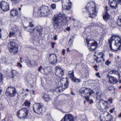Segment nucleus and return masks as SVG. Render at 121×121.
I'll return each instance as SVG.
<instances>
[{
  "mask_svg": "<svg viewBox=\"0 0 121 121\" xmlns=\"http://www.w3.org/2000/svg\"><path fill=\"white\" fill-rule=\"evenodd\" d=\"M27 65L30 67H32L33 65V62L32 61H31L30 60H28L27 62Z\"/></svg>",
  "mask_w": 121,
  "mask_h": 121,
  "instance_id": "32",
  "label": "nucleus"
},
{
  "mask_svg": "<svg viewBox=\"0 0 121 121\" xmlns=\"http://www.w3.org/2000/svg\"><path fill=\"white\" fill-rule=\"evenodd\" d=\"M104 19L105 20H108L109 18L110 17L108 13L107 12H106L105 13L103 17Z\"/></svg>",
  "mask_w": 121,
  "mask_h": 121,
  "instance_id": "29",
  "label": "nucleus"
},
{
  "mask_svg": "<svg viewBox=\"0 0 121 121\" xmlns=\"http://www.w3.org/2000/svg\"><path fill=\"white\" fill-rule=\"evenodd\" d=\"M69 77L70 79H72L75 76L74 74V71L73 70L69 71Z\"/></svg>",
  "mask_w": 121,
  "mask_h": 121,
  "instance_id": "25",
  "label": "nucleus"
},
{
  "mask_svg": "<svg viewBox=\"0 0 121 121\" xmlns=\"http://www.w3.org/2000/svg\"><path fill=\"white\" fill-rule=\"evenodd\" d=\"M71 80L73 82H75L76 84H78L79 82L81 81V79H78V78H76L75 77Z\"/></svg>",
  "mask_w": 121,
  "mask_h": 121,
  "instance_id": "24",
  "label": "nucleus"
},
{
  "mask_svg": "<svg viewBox=\"0 0 121 121\" xmlns=\"http://www.w3.org/2000/svg\"><path fill=\"white\" fill-rule=\"evenodd\" d=\"M100 102H101L103 104L105 102H106V103H107V102L105 101L104 100H103L102 99H101L100 100Z\"/></svg>",
  "mask_w": 121,
  "mask_h": 121,
  "instance_id": "44",
  "label": "nucleus"
},
{
  "mask_svg": "<svg viewBox=\"0 0 121 121\" xmlns=\"http://www.w3.org/2000/svg\"><path fill=\"white\" fill-rule=\"evenodd\" d=\"M119 117H121V112L120 113V114L118 115Z\"/></svg>",
  "mask_w": 121,
  "mask_h": 121,
  "instance_id": "62",
  "label": "nucleus"
},
{
  "mask_svg": "<svg viewBox=\"0 0 121 121\" xmlns=\"http://www.w3.org/2000/svg\"><path fill=\"white\" fill-rule=\"evenodd\" d=\"M96 75L99 78H100V77L99 76V73H96Z\"/></svg>",
  "mask_w": 121,
  "mask_h": 121,
  "instance_id": "55",
  "label": "nucleus"
},
{
  "mask_svg": "<svg viewBox=\"0 0 121 121\" xmlns=\"http://www.w3.org/2000/svg\"><path fill=\"white\" fill-rule=\"evenodd\" d=\"M27 21L28 22L29 26L26 27L25 28V30L30 32L31 33H34L32 35V36L30 39V41L32 42L35 45L36 40L39 36H40L42 34L43 28L40 26H38L33 29V25L32 23V20L28 18L27 19Z\"/></svg>",
  "mask_w": 121,
  "mask_h": 121,
  "instance_id": "1",
  "label": "nucleus"
},
{
  "mask_svg": "<svg viewBox=\"0 0 121 121\" xmlns=\"http://www.w3.org/2000/svg\"><path fill=\"white\" fill-rule=\"evenodd\" d=\"M95 24L94 23L92 22L90 23L86 27V29L91 28L92 27L95 26Z\"/></svg>",
  "mask_w": 121,
  "mask_h": 121,
  "instance_id": "31",
  "label": "nucleus"
},
{
  "mask_svg": "<svg viewBox=\"0 0 121 121\" xmlns=\"http://www.w3.org/2000/svg\"><path fill=\"white\" fill-rule=\"evenodd\" d=\"M117 24L118 26H121V18H118L117 20Z\"/></svg>",
  "mask_w": 121,
  "mask_h": 121,
  "instance_id": "37",
  "label": "nucleus"
},
{
  "mask_svg": "<svg viewBox=\"0 0 121 121\" xmlns=\"http://www.w3.org/2000/svg\"><path fill=\"white\" fill-rule=\"evenodd\" d=\"M17 115L20 119H25L28 118L30 114L28 110L26 108H24L18 110Z\"/></svg>",
  "mask_w": 121,
  "mask_h": 121,
  "instance_id": "6",
  "label": "nucleus"
},
{
  "mask_svg": "<svg viewBox=\"0 0 121 121\" xmlns=\"http://www.w3.org/2000/svg\"><path fill=\"white\" fill-rule=\"evenodd\" d=\"M43 99L46 101H49L50 100V98L49 97V95H44L43 97Z\"/></svg>",
  "mask_w": 121,
  "mask_h": 121,
  "instance_id": "30",
  "label": "nucleus"
},
{
  "mask_svg": "<svg viewBox=\"0 0 121 121\" xmlns=\"http://www.w3.org/2000/svg\"><path fill=\"white\" fill-rule=\"evenodd\" d=\"M9 52L12 54L17 53L18 52V46L17 43L11 41L8 44Z\"/></svg>",
  "mask_w": 121,
  "mask_h": 121,
  "instance_id": "9",
  "label": "nucleus"
},
{
  "mask_svg": "<svg viewBox=\"0 0 121 121\" xmlns=\"http://www.w3.org/2000/svg\"><path fill=\"white\" fill-rule=\"evenodd\" d=\"M0 6L4 11H7L9 9V4L5 1H2L0 2Z\"/></svg>",
  "mask_w": 121,
  "mask_h": 121,
  "instance_id": "17",
  "label": "nucleus"
},
{
  "mask_svg": "<svg viewBox=\"0 0 121 121\" xmlns=\"http://www.w3.org/2000/svg\"><path fill=\"white\" fill-rule=\"evenodd\" d=\"M70 51L69 50V48H67V51L68 52H70Z\"/></svg>",
  "mask_w": 121,
  "mask_h": 121,
  "instance_id": "56",
  "label": "nucleus"
},
{
  "mask_svg": "<svg viewBox=\"0 0 121 121\" xmlns=\"http://www.w3.org/2000/svg\"><path fill=\"white\" fill-rule=\"evenodd\" d=\"M42 104L40 103L35 104L33 106L34 111L38 114L41 113L42 110Z\"/></svg>",
  "mask_w": 121,
  "mask_h": 121,
  "instance_id": "14",
  "label": "nucleus"
},
{
  "mask_svg": "<svg viewBox=\"0 0 121 121\" xmlns=\"http://www.w3.org/2000/svg\"><path fill=\"white\" fill-rule=\"evenodd\" d=\"M65 49H63L62 51V54L64 55L65 54Z\"/></svg>",
  "mask_w": 121,
  "mask_h": 121,
  "instance_id": "51",
  "label": "nucleus"
},
{
  "mask_svg": "<svg viewBox=\"0 0 121 121\" xmlns=\"http://www.w3.org/2000/svg\"><path fill=\"white\" fill-rule=\"evenodd\" d=\"M95 54H96L97 57L95 60L97 62L100 63L105 60V59L104 58L105 55L104 52L96 53Z\"/></svg>",
  "mask_w": 121,
  "mask_h": 121,
  "instance_id": "13",
  "label": "nucleus"
},
{
  "mask_svg": "<svg viewBox=\"0 0 121 121\" xmlns=\"http://www.w3.org/2000/svg\"><path fill=\"white\" fill-rule=\"evenodd\" d=\"M37 9L38 10L36 11V8L34 9V12L33 14V16L35 17H41V14H39L40 13V12L39 10V9Z\"/></svg>",
  "mask_w": 121,
  "mask_h": 121,
  "instance_id": "23",
  "label": "nucleus"
},
{
  "mask_svg": "<svg viewBox=\"0 0 121 121\" xmlns=\"http://www.w3.org/2000/svg\"><path fill=\"white\" fill-rule=\"evenodd\" d=\"M3 80V76L1 73H0V82H1Z\"/></svg>",
  "mask_w": 121,
  "mask_h": 121,
  "instance_id": "43",
  "label": "nucleus"
},
{
  "mask_svg": "<svg viewBox=\"0 0 121 121\" xmlns=\"http://www.w3.org/2000/svg\"><path fill=\"white\" fill-rule=\"evenodd\" d=\"M74 117L71 114H66L60 121H74Z\"/></svg>",
  "mask_w": 121,
  "mask_h": 121,
  "instance_id": "18",
  "label": "nucleus"
},
{
  "mask_svg": "<svg viewBox=\"0 0 121 121\" xmlns=\"http://www.w3.org/2000/svg\"><path fill=\"white\" fill-rule=\"evenodd\" d=\"M11 73L12 75L9 76V77L10 78H13L15 76H17L18 74V73L17 71L14 70L12 69Z\"/></svg>",
  "mask_w": 121,
  "mask_h": 121,
  "instance_id": "28",
  "label": "nucleus"
},
{
  "mask_svg": "<svg viewBox=\"0 0 121 121\" xmlns=\"http://www.w3.org/2000/svg\"><path fill=\"white\" fill-rule=\"evenodd\" d=\"M4 104L1 103L0 104V110H3L4 108Z\"/></svg>",
  "mask_w": 121,
  "mask_h": 121,
  "instance_id": "36",
  "label": "nucleus"
},
{
  "mask_svg": "<svg viewBox=\"0 0 121 121\" xmlns=\"http://www.w3.org/2000/svg\"><path fill=\"white\" fill-rule=\"evenodd\" d=\"M108 7L107 6H106L105 7V10L106 11V12L108 10Z\"/></svg>",
  "mask_w": 121,
  "mask_h": 121,
  "instance_id": "58",
  "label": "nucleus"
},
{
  "mask_svg": "<svg viewBox=\"0 0 121 121\" xmlns=\"http://www.w3.org/2000/svg\"><path fill=\"white\" fill-rule=\"evenodd\" d=\"M21 32L18 29L17 26H14L12 28V31L9 33V36L10 38L15 36L16 38H19L21 36Z\"/></svg>",
  "mask_w": 121,
  "mask_h": 121,
  "instance_id": "10",
  "label": "nucleus"
},
{
  "mask_svg": "<svg viewBox=\"0 0 121 121\" xmlns=\"http://www.w3.org/2000/svg\"><path fill=\"white\" fill-rule=\"evenodd\" d=\"M109 48L112 51H117L120 49L121 38L120 36L114 35L108 40Z\"/></svg>",
  "mask_w": 121,
  "mask_h": 121,
  "instance_id": "2",
  "label": "nucleus"
},
{
  "mask_svg": "<svg viewBox=\"0 0 121 121\" xmlns=\"http://www.w3.org/2000/svg\"><path fill=\"white\" fill-rule=\"evenodd\" d=\"M79 94L82 96H83L87 101H89V103L91 104L93 102V100L91 99L90 101L89 99L90 96L94 93V92L92 90L89 88L85 89L82 88L79 90Z\"/></svg>",
  "mask_w": 121,
  "mask_h": 121,
  "instance_id": "5",
  "label": "nucleus"
},
{
  "mask_svg": "<svg viewBox=\"0 0 121 121\" xmlns=\"http://www.w3.org/2000/svg\"><path fill=\"white\" fill-rule=\"evenodd\" d=\"M115 109L114 108H113L112 109L110 110V112L111 113H112L113 112V111Z\"/></svg>",
  "mask_w": 121,
  "mask_h": 121,
  "instance_id": "47",
  "label": "nucleus"
},
{
  "mask_svg": "<svg viewBox=\"0 0 121 121\" xmlns=\"http://www.w3.org/2000/svg\"><path fill=\"white\" fill-rule=\"evenodd\" d=\"M52 45V48H54V46L55 45V43L54 42L52 43H51Z\"/></svg>",
  "mask_w": 121,
  "mask_h": 121,
  "instance_id": "50",
  "label": "nucleus"
},
{
  "mask_svg": "<svg viewBox=\"0 0 121 121\" xmlns=\"http://www.w3.org/2000/svg\"><path fill=\"white\" fill-rule=\"evenodd\" d=\"M106 115V116L105 117L106 121H111L112 118L111 114L107 112Z\"/></svg>",
  "mask_w": 121,
  "mask_h": 121,
  "instance_id": "26",
  "label": "nucleus"
},
{
  "mask_svg": "<svg viewBox=\"0 0 121 121\" xmlns=\"http://www.w3.org/2000/svg\"><path fill=\"white\" fill-rule=\"evenodd\" d=\"M97 65H95L94 66V67L95 68H97Z\"/></svg>",
  "mask_w": 121,
  "mask_h": 121,
  "instance_id": "61",
  "label": "nucleus"
},
{
  "mask_svg": "<svg viewBox=\"0 0 121 121\" xmlns=\"http://www.w3.org/2000/svg\"><path fill=\"white\" fill-rule=\"evenodd\" d=\"M96 97L97 98H100L102 97V94L101 92H99L96 93Z\"/></svg>",
  "mask_w": 121,
  "mask_h": 121,
  "instance_id": "34",
  "label": "nucleus"
},
{
  "mask_svg": "<svg viewBox=\"0 0 121 121\" xmlns=\"http://www.w3.org/2000/svg\"><path fill=\"white\" fill-rule=\"evenodd\" d=\"M17 0H11V1L12 2V3L13 4V3H17Z\"/></svg>",
  "mask_w": 121,
  "mask_h": 121,
  "instance_id": "45",
  "label": "nucleus"
},
{
  "mask_svg": "<svg viewBox=\"0 0 121 121\" xmlns=\"http://www.w3.org/2000/svg\"><path fill=\"white\" fill-rule=\"evenodd\" d=\"M111 63V62L108 59L105 62V64L107 66H108Z\"/></svg>",
  "mask_w": 121,
  "mask_h": 121,
  "instance_id": "39",
  "label": "nucleus"
},
{
  "mask_svg": "<svg viewBox=\"0 0 121 121\" xmlns=\"http://www.w3.org/2000/svg\"><path fill=\"white\" fill-rule=\"evenodd\" d=\"M51 7L53 9H55L56 8V5L55 4H52L51 5Z\"/></svg>",
  "mask_w": 121,
  "mask_h": 121,
  "instance_id": "40",
  "label": "nucleus"
},
{
  "mask_svg": "<svg viewBox=\"0 0 121 121\" xmlns=\"http://www.w3.org/2000/svg\"><path fill=\"white\" fill-rule=\"evenodd\" d=\"M117 2L118 4L121 5V0H118Z\"/></svg>",
  "mask_w": 121,
  "mask_h": 121,
  "instance_id": "53",
  "label": "nucleus"
},
{
  "mask_svg": "<svg viewBox=\"0 0 121 121\" xmlns=\"http://www.w3.org/2000/svg\"><path fill=\"white\" fill-rule=\"evenodd\" d=\"M108 3L111 7L116 9L117 7V3L115 0H109Z\"/></svg>",
  "mask_w": 121,
  "mask_h": 121,
  "instance_id": "20",
  "label": "nucleus"
},
{
  "mask_svg": "<svg viewBox=\"0 0 121 121\" xmlns=\"http://www.w3.org/2000/svg\"><path fill=\"white\" fill-rule=\"evenodd\" d=\"M82 121H87V120L86 119H84L83 120H82Z\"/></svg>",
  "mask_w": 121,
  "mask_h": 121,
  "instance_id": "64",
  "label": "nucleus"
},
{
  "mask_svg": "<svg viewBox=\"0 0 121 121\" xmlns=\"http://www.w3.org/2000/svg\"><path fill=\"white\" fill-rule=\"evenodd\" d=\"M57 35H55L54 37V39L55 40H57Z\"/></svg>",
  "mask_w": 121,
  "mask_h": 121,
  "instance_id": "49",
  "label": "nucleus"
},
{
  "mask_svg": "<svg viewBox=\"0 0 121 121\" xmlns=\"http://www.w3.org/2000/svg\"><path fill=\"white\" fill-rule=\"evenodd\" d=\"M108 102H109L110 103H112V99L111 98L110 99L108 100Z\"/></svg>",
  "mask_w": 121,
  "mask_h": 121,
  "instance_id": "48",
  "label": "nucleus"
},
{
  "mask_svg": "<svg viewBox=\"0 0 121 121\" xmlns=\"http://www.w3.org/2000/svg\"><path fill=\"white\" fill-rule=\"evenodd\" d=\"M73 38H70L69 39V43L70 46H71L73 45Z\"/></svg>",
  "mask_w": 121,
  "mask_h": 121,
  "instance_id": "35",
  "label": "nucleus"
},
{
  "mask_svg": "<svg viewBox=\"0 0 121 121\" xmlns=\"http://www.w3.org/2000/svg\"><path fill=\"white\" fill-rule=\"evenodd\" d=\"M111 74H115L117 75H118L119 77V78H120V74L117 71L114 70H111L109 72Z\"/></svg>",
  "mask_w": 121,
  "mask_h": 121,
  "instance_id": "27",
  "label": "nucleus"
},
{
  "mask_svg": "<svg viewBox=\"0 0 121 121\" xmlns=\"http://www.w3.org/2000/svg\"><path fill=\"white\" fill-rule=\"evenodd\" d=\"M48 59L49 61L52 63H53L57 62L56 56L54 54H50Z\"/></svg>",
  "mask_w": 121,
  "mask_h": 121,
  "instance_id": "19",
  "label": "nucleus"
},
{
  "mask_svg": "<svg viewBox=\"0 0 121 121\" xmlns=\"http://www.w3.org/2000/svg\"><path fill=\"white\" fill-rule=\"evenodd\" d=\"M42 69H43L42 66L41 65H40L39 67V68L38 69V70L39 71H40V72H41V71Z\"/></svg>",
  "mask_w": 121,
  "mask_h": 121,
  "instance_id": "42",
  "label": "nucleus"
},
{
  "mask_svg": "<svg viewBox=\"0 0 121 121\" xmlns=\"http://www.w3.org/2000/svg\"><path fill=\"white\" fill-rule=\"evenodd\" d=\"M60 79V81L59 82V83L61 85L60 86L58 87V88H61L62 90H64L68 86L69 82L66 78H61Z\"/></svg>",
  "mask_w": 121,
  "mask_h": 121,
  "instance_id": "12",
  "label": "nucleus"
},
{
  "mask_svg": "<svg viewBox=\"0 0 121 121\" xmlns=\"http://www.w3.org/2000/svg\"><path fill=\"white\" fill-rule=\"evenodd\" d=\"M30 102L28 100H26L25 101L24 103V104L25 106L27 107H29L30 105Z\"/></svg>",
  "mask_w": 121,
  "mask_h": 121,
  "instance_id": "33",
  "label": "nucleus"
},
{
  "mask_svg": "<svg viewBox=\"0 0 121 121\" xmlns=\"http://www.w3.org/2000/svg\"><path fill=\"white\" fill-rule=\"evenodd\" d=\"M107 88L108 90H112L114 89V87L112 86H110L109 87H107Z\"/></svg>",
  "mask_w": 121,
  "mask_h": 121,
  "instance_id": "41",
  "label": "nucleus"
},
{
  "mask_svg": "<svg viewBox=\"0 0 121 121\" xmlns=\"http://www.w3.org/2000/svg\"><path fill=\"white\" fill-rule=\"evenodd\" d=\"M86 10L89 17L93 18L97 15V11L96 9V6L95 3L93 2H91L87 4V6L84 9Z\"/></svg>",
  "mask_w": 121,
  "mask_h": 121,
  "instance_id": "4",
  "label": "nucleus"
},
{
  "mask_svg": "<svg viewBox=\"0 0 121 121\" xmlns=\"http://www.w3.org/2000/svg\"><path fill=\"white\" fill-rule=\"evenodd\" d=\"M53 1L55 2H58L59 0H53Z\"/></svg>",
  "mask_w": 121,
  "mask_h": 121,
  "instance_id": "60",
  "label": "nucleus"
},
{
  "mask_svg": "<svg viewBox=\"0 0 121 121\" xmlns=\"http://www.w3.org/2000/svg\"><path fill=\"white\" fill-rule=\"evenodd\" d=\"M109 82L111 84H116L118 82L117 80L115 77L112 76H110L109 77Z\"/></svg>",
  "mask_w": 121,
  "mask_h": 121,
  "instance_id": "21",
  "label": "nucleus"
},
{
  "mask_svg": "<svg viewBox=\"0 0 121 121\" xmlns=\"http://www.w3.org/2000/svg\"><path fill=\"white\" fill-rule=\"evenodd\" d=\"M16 93V91L14 87L13 86H9L7 89L5 94L7 95L13 97Z\"/></svg>",
  "mask_w": 121,
  "mask_h": 121,
  "instance_id": "11",
  "label": "nucleus"
},
{
  "mask_svg": "<svg viewBox=\"0 0 121 121\" xmlns=\"http://www.w3.org/2000/svg\"><path fill=\"white\" fill-rule=\"evenodd\" d=\"M71 19V17H67L63 13H59L54 15L53 18V25L54 27L56 28L59 25L61 22H67Z\"/></svg>",
  "mask_w": 121,
  "mask_h": 121,
  "instance_id": "3",
  "label": "nucleus"
},
{
  "mask_svg": "<svg viewBox=\"0 0 121 121\" xmlns=\"http://www.w3.org/2000/svg\"><path fill=\"white\" fill-rule=\"evenodd\" d=\"M100 121H106L105 117V116L102 117L101 115L100 116Z\"/></svg>",
  "mask_w": 121,
  "mask_h": 121,
  "instance_id": "38",
  "label": "nucleus"
},
{
  "mask_svg": "<svg viewBox=\"0 0 121 121\" xmlns=\"http://www.w3.org/2000/svg\"><path fill=\"white\" fill-rule=\"evenodd\" d=\"M62 8L65 10H69L71 8L72 3L69 0H62Z\"/></svg>",
  "mask_w": 121,
  "mask_h": 121,
  "instance_id": "15",
  "label": "nucleus"
},
{
  "mask_svg": "<svg viewBox=\"0 0 121 121\" xmlns=\"http://www.w3.org/2000/svg\"><path fill=\"white\" fill-rule=\"evenodd\" d=\"M17 66H19L20 67H22V65L19 62L17 63Z\"/></svg>",
  "mask_w": 121,
  "mask_h": 121,
  "instance_id": "46",
  "label": "nucleus"
},
{
  "mask_svg": "<svg viewBox=\"0 0 121 121\" xmlns=\"http://www.w3.org/2000/svg\"><path fill=\"white\" fill-rule=\"evenodd\" d=\"M10 14L12 16L14 17L18 14V12L17 9L16 8H13L11 10Z\"/></svg>",
  "mask_w": 121,
  "mask_h": 121,
  "instance_id": "22",
  "label": "nucleus"
},
{
  "mask_svg": "<svg viewBox=\"0 0 121 121\" xmlns=\"http://www.w3.org/2000/svg\"><path fill=\"white\" fill-rule=\"evenodd\" d=\"M33 65H37L38 63H37L36 61H34L33 62Z\"/></svg>",
  "mask_w": 121,
  "mask_h": 121,
  "instance_id": "52",
  "label": "nucleus"
},
{
  "mask_svg": "<svg viewBox=\"0 0 121 121\" xmlns=\"http://www.w3.org/2000/svg\"><path fill=\"white\" fill-rule=\"evenodd\" d=\"M70 28L69 27H68L66 28V30L68 31H69L70 30Z\"/></svg>",
  "mask_w": 121,
  "mask_h": 121,
  "instance_id": "54",
  "label": "nucleus"
},
{
  "mask_svg": "<svg viewBox=\"0 0 121 121\" xmlns=\"http://www.w3.org/2000/svg\"><path fill=\"white\" fill-rule=\"evenodd\" d=\"M85 39L88 49L91 51H93L94 50L98 45L97 42L87 37H86Z\"/></svg>",
  "mask_w": 121,
  "mask_h": 121,
  "instance_id": "7",
  "label": "nucleus"
},
{
  "mask_svg": "<svg viewBox=\"0 0 121 121\" xmlns=\"http://www.w3.org/2000/svg\"><path fill=\"white\" fill-rule=\"evenodd\" d=\"M1 29H0V38H1L2 36V34L1 33Z\"/></svg>",
  "mask_w": 121,
  "mask_h": 121,
  "instance_id": "57",
  "label": "nucleus"
},
{
  "mask_svg": "<svg viewBox=\"0 0 121 121\" xmlns=\"http://www.w3.org/2000/svg\"><path fill=\"white\" fill-rule=\"evenodd\" d=\"M2 88L0 87V94L2 91Z\"/></svg>",
  "mask_w": 121,
  "mask_h": 121,
  "instance_id": "59",
  "label": "nucleus"
},
{
  "mask_svg": "<svg viewBox=\"0 0 121 121\" xmlns=\"http://www.w3.org/2000/svg\"><path fill=\"white\" fill-rule=\"evenodd\" d=\"M35 91H32V94H33V95H34L35 94Z\"/></svg>",
  "mask_w": 121,
  "mask_h": 121,
  "instance_id": "63",
  "label": "nucleus"
},
{
  "mask_svg": "<svg viewBox=\"0 0 121 121\" xmlns=\"http://www.w3.org/2000/svg\"><path fill=\"white\" fill-rule=\"evenodd\" d=\"M39 10L40 12L39 14H41V16H48L51 14V10L48 6L45 5L39 8Z\"/></svg>",
  "mask_w": 121,
  "mask_h": 121,
  "instance_id": "8",
  "label": "nucleus"
},
{
  "mask_svg": "<svg viewBox=\"0 0 121 121\" xmlns=\"http://www.w3.org/2000/svg\"><path fill=\"white\" fill-rule=\"evenodd\" d=\"M56 70L55 73L59 77L62 76L64 73L63 69L60 67L56 66L55 68Z\"/></svg>",
  "mask_w": 121,
  "mask_h": 121,
  "instance_id": "16",
  "label": "nucleus"
}]
</instances>
